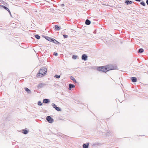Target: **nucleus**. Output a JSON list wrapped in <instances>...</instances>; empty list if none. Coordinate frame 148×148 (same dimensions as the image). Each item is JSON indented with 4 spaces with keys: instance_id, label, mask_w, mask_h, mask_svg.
<instances>
[{
    "instance_id": "f257e3e1",
    "label": "nucleus",
    "mask_w": 148,
    "mask_h": 148,
    "mask_svg": "<svg viewBox=\"0 0 148 148\" xmlns=\"http://www.w3.org/2000/svg\"><path fill=\"white\" fill-rule=\"evenodd\" d=\"M117 69V66L115 65H108L105 66H101L98 67L97 70L99 71H101L104 72L113 70H115Z\"/></svg>"
},
{
    "instance_id": "f03ea898",
    "label": "nucleus",
    "mask_w": 148,
    "mask_h": 148,
    "mask_svg": "<svg viewBox=\"0 0 148 148\" xmlns=\"http://www.w3.org/2000/svg\"><path fill=\"white\" fill-rule=\"evenodd\" d=\"M47 71V70L46 68H43L41 69L39 71V72L37 74V77H42L44 75L46 74Z\"/></svg>"
},
{
    "instance_id": "7ed1b4c3",
    "label": "nucleus",
    "mask_w": 148,
    "mask_h": 148,
    "mask_svg": "<svg viewBox=\"0 0 148 148\" xmlns=\"http://www.w3.org/2000/svg\"><path fill=\"white\" fill-rule=\"evenodd\" d=\"M46 119L47 121L50 123H52L53 121V119L51 118V117L48 116L47 117Z\"/></svg>"
},
{
    "instance_id": "20e7f679",
    "label": "nucleus",
    "mask_w": 148,
    "mask_h": 148,
    "mask_svg": "<svg viewBox=\"0 0 148 148\" xmlns=\"http://www.w3.org/2000/svg\"><path fill=\"white\" fill-rule=\"evenodd\" d=\"M52 106L54 108L56 109V110L57 111H61L59 107H57V106L55 104L52 103Z\"/></svg>"
},
{
    "instance_id": "39448f33",
    "label": "nucleus",
    "mask_w": 148,
    "mask_h": 148,
    "mask_svg": "<svg viewBox=\"0 0 148 148\" xmlns=\"http://www.w3.org/2000/svg\"><path fill=\"white\" fill-rule=\"evenodd\" d=\"M87 56L85 54H83L82 56V59L83 60H87Z\"/></svg>"
},
{
    "instance_id": "423d86ee",
    "label": "nucleus",
    "mask_w": 148,
    "mask_h": 148,
    "mask_svg": "<svg viewBox=\"0 0 148 148\" xmlns=\"http://www.w3.org/2000/svg\"><path fill=\"white\" fill-rule=\"evenodd\" d=\"M69 90H71L72 88H74L75 87V86L74 85L72 84H69Z\"/></svg>"
},
{
    "instance_id": "0eeeda50",
    "label": "nucleus",
    "mask_w": 148,
    "mask_h": 148,
    "mask_svg": "<svg viewBox=\"0 0 148 148\" xmlns=\"http://www.w3.org/2000/svg\"><path fill=\"white\" fill-rule=\"evenodd\" d=\"M132 81L133 82H136L137 81V79L135 77H132L131 78Z\"/></svg>"
},
{
    "instance_id": "6e6552de",
    "label": "nucleus",
    "mask_w": 148,
    "mask_h": 148,
    "mask_svg": "<svg viewBox=\"0 0 148 148\" xmlns=\"http://www.w3.org/2000/svg\"><path fill=\"white\" fill-rule=\"evenodd\" d=\"M1 6L2 7H3V8L7 10L9 13H10V10L7 7H6L5 6H4V5H1Z\"/></svg>"
},
{
    "instance_id": "1a4fd4ad",
    "label": "nucleus",
    "mask_w": 148,
    "mask_h": 148,
    "mask_svg": "<svg viewBox=\"0 0 148 148\" xmlns=\"http://www.w3.org/2000/svg\"><path fill=\"white\" fill-rule=\"evenodd\" d=\"M125 3H126L127 5H128L129 4H131L132 3V1H129L128 0H127L125 1Z\"/></svg>"
},
{
    "instance_id": "9d476101",
    "label": "nucleus",
    "mask_w": 148,
    "mask_h": 148,
    "mask_svg": "<svg viewBox=\"0 0 148 148\" xmlns=\"http://www.w3.org/2000/svg\"><path fill=\"white\" fill-rule=\"evenodd\" d=\"M89 146V144L87 143L86 144H84L83 145V148H88V146Z\"/></svg>"
},
{
    "instance_id": "9b49d317",
    "label": "nucleus",
    "mask_w": 148,
    "mask_h": 148,
    "mask_svg": "<svg viewBox=\"0 0 148 148\" xmlns=\"http://www.w3.org/2000/svg\"><path fill=\"white\" fill-rule=\"evenodd\" d=\"M49 102V100L47 99H45L43 100V102L44 103H47Z\"/></svg>"
},
{
    "instance_id": "f8f14e48",
    "label": "nucleus",
    "mask_w": 148,
    "mask_h": 148,
    "mask_svg": "<svg viewBox=\"0 0 148 148\" xmlns=\"http://www.w3.org/2000/svg\"><path fill=\"white\" fill-rule=\"evenodd\" d=\"M85 23L86 25H89L90 23V21L89 20L87 19Z\"/></svg>"
},
{
    "instance_id": "ddd939ff",
    "label": "nucleus",
    "mask_w": 148,
    "mask_h": 148,
    "mask_svg": "<svg viewBox=\"0 0 148 148\" xmlns=\"http://www.w3.org/2000/svg\"><path fill=\"white\" fill-rule=\"evenodd\" d=\"M56 29L57 30H59L60 29V27L58 25H55Z\"/></svg>"
},
{
    "instance_id": "4468645a",
    "label": "nucleus",
    "mask_w": 148,
    "mask_h": 148,
    "mask_svg": "<svg viewBox=\"0 0 148 148\" xmlns=\"http://www.w3.org/2000/svg\"><path fill=\"white\" fill-rule=\"evenodd\" d=\"M52 42L56 44H58L60 43L58 42L55 39H53V41Z\"/></svg>"
},
{
    "instance_id": "2eb2a0df",
    "label": "nucleus",
    "mask_w": 148,
    "mask_h": 148,
    "mask_svg": "<svg viewBox=\"0 0 148 148\" xmlns=\"http://www.w3.org/2000/svg\"><path fill=\"white\" fill-rule=\"evenodd\" d=\"M144 51V50L143 49H140L138 50V52L140 53L143 52Z\"/></svg>"
},
{
    "instance_id": "dca6fc26",
    "label": "nucleus",
    "mask_w": 148,
    "mask_h": 148,
    "mask_svg": "<svg viewBox=\"0 0 148 148\" xmlns=\"http://www.w3.org/2000/svg\"><path fill=\"white\" fill-rule=\"evenodd\" d=\"M25 89L28 93H30V90L27 88H25Z\"/></svg>"
},
{
    "instance_id": "f3484780",
    "label": "nucleus",
    "mask_w": 148,
    "mask_h": 148,
    "mask_svg": "<svg viewBox=\"0 0 148 148\" xmlns=\"http://www.w3.org/2000/svg\"><path fill=\"white\" fill-rule=\"evenodd\" d=\"M23 133L25 134H26L28 133V131L25 130H23Z\"/></svg>"
},
{
    "instance_id": "a211bd4d",
    "label": "nucleus",
    "mask_w": 148,
    "mask_h": 148,
    "mask_svg": "<svg viewBox=\"0 0 148 148\" xmlns=\"http://www.w3.org/2000/svg\"><path fill=\"white\" fill-rule=\"evenodd\" d=\"M35 37L38 39H39L40 38V36L38 35H36L35 36Z\"/></svg>"
},
{
    "instance_id": "6ab92c4d",
    "label": "nucleus",
    "mask_w": 148,
    "mask_h": 148,
    "mask_svg": "<svg viewBox=\"0 0 148 148\" xmlns=\"http://www.w3.org/2000/svg\"><path fill=\"white\" fill-rule=\"evenodd\" d=\"M53 39H52L51 38H48V39H47V40H49V41H52Z\"/></svg>"
},
{
    "instance_id": "aec40b11",
    "label": "nucleus",
    "mask_w": 148,
    "mask_h": 148,
    "mask_svg": "<svg viewBox=\"0 0 148 148\" xmlns=\"http://www.w3.org/2000/svg\"><path fill=\"white\" fill-rule=\"evenodd\" d=\"M55 77L57 78H59L60 77V76L58 75H55Z\"/></svg>"
},
{
    "instance_id": "412c9836",
    "label": "nucleus",
    "mask_w": 148,
    "mask_h": 148,
    "mask_svg": "<svg viewBox=\"0 0 148 148\" xmlns=\"http://www.w3.org/2000/svg\"><path fill=\"white\" fill-rule=\"evenodd\" d=\"M140 4L144 6H145V3L144 2H141L140 3Z\"/></svg>"
},
{
    "instance_id": "4be33fe9",
    "label": "nucleus",
    "mask_w": 148,
    "mask_h": 148,
    "mask_svg": "<svg viewBox=\"0 0 148 148\" xmlns=\"http://www.w3.org/2000/svg\"><path fill=\"white\" fill-rule=\"evenodd\" d=\"M77 57V56H76L73 55L72 56V58H73L74 59H76Z\"/></svg>"
},
{
    "instance_id": "5701e85b",
    "label": "nucleus",
    "mask_w": 148,
    "mask_h": 148,
    "mask_svg": "<svg viewBox=\"0 0 148 148\" xmlns=\"http://www.w3.org/2000/svg\"><path fill=\"white\" fill-rule=\"evenodd\" d=\"M71 78L73 81H76L75 79V78L73 77H71Z\"/></svg>"
},
{
    "instance_id": "b1692460",
    "label": "nucleus",
    "mask_w": 148,
    "mask_h": 148,
    "mask_svg": "<svg viewBox=\"0 0 148 148\" xmlns=\"http://www.w3.org/2000/svg\"><path fill=\"white\" fill-rule=\"evenodd\" d=\"M42 104V103H41V102L39 101L38 102V105L39 106H41Z\"/></svg>"
},
{
    "instance_id": "393cba45",
    "label": "nucleus",
    "mask_w": 148,
    "mask_h": 148,
    "mask_svg": "<svg viewBox=\"0 0 148 148\" xmlns=\"http://www.w3.org/2000/svg\"><path fill=\"white\" fill-rule=\"evenodd\" d=\"M63 36L64 38H66L68 37V36L67 35H66L65 34L63 35Z\"/></svg>"
},
{
    "instance_id": "a878e982",
    "label": "nucleus",
    "mask_w": 148,
    "mask_h": 148,
    "mask_svg": "<svg viewBox=\"0 0 148 148\" xmlns=\"http://www.w3.org/2000/svg\"><path fill=\"white\" fill-rule=\"evenodd\" d=\"M54 55H55V56H57L58 55V53H57L54 52Z\"/></svg>"
},
{
    "instance_id": "bb28decb",
    "label": "nucleus",
    "mask_w": 148,
    "mask_h": 148,
    "mask_svg": "<svg viewBox=\"0 0 148 148\" xmlns=\"http://www.w3.org/2000/svg\"><path fill=\"white\" fill-rule=\"evenodd\" d=\"M136 1L140 2V0H135Z\"/></svg>"
},
{
    "instance_id": "cd10ccee",
    "label": "nucleus",
    "mask_w": 148,
    "mask_h": 148,
    "mask_svg": "<svg viewBox=\"0 0 148 148\" xmlns=\"http://www.w3.org/2000/svg\"><path fill=\"white\" fill-rule=\"evenodd\" d=\"M146 3L148 5V0H147L146 1Z\"/></svg>"
}]
</instances>
